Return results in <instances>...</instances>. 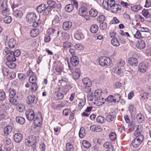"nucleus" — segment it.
Masks as SVG:
<instances>
[{
  "mask_svg": "<svg viewBox=\"0 0 151 151\" xmlns=\"http://www.w3.org/2000/svg\"><path fill=\"white\" fill-rule=\"evenodd\" d=\"M107 27V24L105 22H102L100 24V27L102 30H105L106 29Z\"/></svg>",
  "mask_w": 151,
  "mask_h": 151,
  "instance_id": "e2e57ef3",
  "label": "nucleus"
},
{
  "mask_svg": "<svg viewBox=\"0 0 151 151\" xmlns=\"http://www.w3.org/2000/svg\"><path fill=\"white\" fill-rule=\"evenodd\" d=\"M7 7V1L6 0H0V10L4 9Z\"/></svg>",
  "mask_w": 151,
  "mask_h": 151,
  "instance_id": "c85d7f7f",
  "label": "nucleus"
},
{
  "mask_svg": "<svg viewBox=\"0 0 151 151\" xmlns=\"http://www.w3.org/2000/svg\"><path fill=\"white\" fill-rule=\"evenodd\" d=\"M12 130V127L11 126H8L4 129V133L5 135H7L11 133Z\"/></svg>",
  "mask_w": 151,
  "mask_h": 151,
  "instance_id": "393cba45",
  "label": "nucleus"
},
{
  "mask_svg": "<svg viewBox=\"0 0 151 151\" xmlns=\"http://www.w3.org/2000/svg\"><path fill=\"white\" fill-rule=\"evenodd\" d=\"M37 137L35 136H29L25 139V143L28 146H32L34 150L37 144Z\"/></svg>",
  "mask_w": 151,
  "mask_h": 151,
  "instance_id": "f257e3e1",
  "label": "nucleus"
},
{
  "mask_svg": "<svg viewBox=\"0 0 151 151\" xmlns=\"http://www.w3.org/2000/svg\"><path fill=\"white\" fill-rule=\"evenodd\" d=\"M85 129L84 128H81L79 133V135L80 138H82L85 135Z\"/></svg>",
  "mask_w": 151,
  "mask_h": 151,
  "instance_id": "de8ad7c7",
  "label": "nucleus"
},
{
  "mask_svg": "<svg viewBox=\"0 0 151 151\" xmlns=\"http://www.w3.org/2000/svg\"><path fill=\"white\" fill-rule=\"evenodd\" d=\"M46 5L44 4H42L38 6L36 8V10L38 13H41L42 12L45 11V9L46 8Z\"/></svg>",
  "mask_w": 151,
  "mask_h": 151,
  "instance_id": "a878e982",
  "label": "nucleus"
},
{
  "mask_svg": "<svg viewBox=\"0 0 151 151\" xmlns=\"http://www.w3.org/2000/svg\"><path fill=\"white\" fill-rule=\"evenodd\" d=\"M70 62L73 66H76L79 64L78 58L76 56H73L70 58Z\"/></svg>",
  "mask_w": 151,
  "mask_h": 151,
  "instance_id": "aec40b11",
  "label": "nucleus"
},
{
  "mask_svg": "<svg viewBox=\"0 0 151 151\" xmlns=\"http://www.w3.org/2000/svg\"><path fill=\"white\" fill-rule=\"evenodd\" d=\"M65 10L68 12H71L73 9V4H68L65 7Z\"/></svg>",
  "mask_w": 151,
  "mask_h": 151,
  "instance_id": "a19ab883",
  "label": "nucleus"
},
{
  "mask_svg": "<svg viewBox=\"0 0 151 151\" xmlns=\"http://www.w3.org/2000/svg\"><path fill=\"white\" fill-rule=\"evenodd\" d=\"M105 19V17L103 15H99L97 18V21L99 23L104 21Z\"/></svg>",
  "mask_w": 151,
  "mask_h": 151,
  "instance_id": "680f3d73",
  "label": "nucleus"
},
{
  "mask_svg": "<svg viewBox=\"0 0 151 151\" xmlns=\"http://www.w3.org/2000/svg\"><path fill=\"white\" fill-rule=\"evenodd\" d=\"M71 44L69 42H65L63 44V48L64 50H67L71 47Z\"/></svg>",
  "mask_w": 151,
  "mask_h": 151,
  "instance_id": "09e8293b",
  "label": "nucleus"
},
{
  "mask_svg": "<svg viewBox=\"0 0 151 151\" xmlns=\"http://www.w3.org/2000/svg\"><path fill=\"white\" fill-rule=\"evenodd\" d=\"M102 94V91L101 89L95 91L94 93V96L96 98H98L101 96Z\"/></svg>",
  "mask_w": 151,
  "mask_h": 151,
  "instance_id": "c03bdc74",
  "label": "nucleus"
},
{
  "mask_svg": "<svg viewBox=\"0 0 151 151\" xmlns=\"http://www.w3.org/2000/svg\"><path fill=\"white\" fill-rule=\"evenodd\" d=\"M99 29L98 26L96 24L92 25L90 27V31L93 33H95L97 32Z\"/></svg>",
  "mask_w": 151,
  "mask_h": 151,
  "instance_id": "f704fd0d",
  "label": "nucleus"
},
{
  "mask_svg": "<svg viewBox=\"0 0 151 151\" xmlns=\"http://www.w3.org/2000/svg\"><path fill=\"white\" fill-rule=\"evenodd\" d=\"M111 44L115 47L119 46L120 44L117 39L116 37H114L111 41Z\"/></svg>",
  "mask_w": 151,
  "mask_h": 151,
  "instance_id": "e433bc0d",
  "label": "nucleus"
},
{
  "mask_svg": "<svg viewBox=\"0 0 151 151\" xmlns=\"http://www.w3.org/2000/svg\"><path fill=\"white\" fill-rule=\"evenodd\" d=\"M116 117V112L113 111L110 112L106 115V119L107 121L111 122L114 120Z\"/></svg>",
  "mask_w": 151,
  "mask_h": 151,
  "instance_id": "ddd939ff",
  "label": "nucleus"
},
{
  "mask_svg": "<svg viewBox=\"0 0 151 151\" xmlns=\"http://www.w3.org/2000/svg\"><path fill=\"white\" fill-rule=\"evenodd\" d=\"M148 66V64L146 63H140L138 65L139 71L141 73H144L146 72Z\"/></svg>",
  "mask_w": 151,
  "mask_h": 151,
  "instance_id": "9d476101",
  "label": "nucleus"
},
{
  "mask_svg": "<svg viewBox=\"0 0 151 151\" xmlns=\"http://www.w3.org/2000/svg\"><path fill=\"white\" fill-rule=\"evenodd\" d=\"M104 148L107 149L106 151H113L114 150L113 145H112L110 142H106L104 145Z\"/></svg>",
  "mask_w": 151,
  "mask_h": 151,
  "instance_id": "412c9836",
  "label": "nucleus"
},
{
  "mask_svg": "<svg viewBox=\"0 0 151 151\" xmlns=\"http://www.w3.org/2000/svg\"><path fill=\"white\" fill-rule=\"evenodd\" d=\"M17 122L21 124H24L25 122V119L23 117L21 116H17L16 118Z\"/></svg>",
  "mask_w": 151,
  "mask_h": 151,
  "instance_id": "473e14b6",
  "label": "nucleus"
},
{
  "mask_svg": "<svg viewBox=\"0 0 151 151\" xmlns=\"http://www.w3.org/2000/svg\"><path fill=\"white\" fill-rule=\"evenodd\" d=\"M37 88V85L36 83H32V85L31 86L30 89L32 91H35Z\"/></svg>",
  "mask_w": 151,
  "mask_h": 151,
  "instance_id": "bf43d9fd",
  "label": "nucleus"
},
{
  "mask_svg": "<svg viewBox=\"0 0 151 151\" xmlns=\"http://www.w3.org/2000/svg\"><path fill=\"white\" fill-rule=\"evenodd\" d=\"M72 23L70 22H65L63 23V28L65 30H68L71 27Z\"/></svg>",
  "mask_w": 151,
  "mask_h": 151,
  "instance_id": "5701e85b",
  "label": "nucleus"
},
{
  "mask_svg": "<svg viewBox=\"0 0 151 151\" xmlns=\"http://www.w3.org/2000/svg\"><path fill=\"white\" fill-rule=\"evenodd\" d=\"M142 137L140 136V137H139V138H135L134 139L132 142V146L134 147H137L139 146L142 141L143 139Z\"/></svg>",
  "mask_w": 151,
  "mask_h": 151,
  "instance_id": "423d86ee",
  "label": "nucleus"
},
{
  "mask_svg": "<svg viewBox=\"0 0 151 151\" xmlns=\"http://www.w3.org/2000/svg\"><path fill=\"white\" fill-rule=\"evenodd\" d=\"M6 99V94L4 92H0V101H4Z\"/></svg>",
  "mask_w": 151,
  "mask_h": 151,
  "instance_id": "69168bd1",
  "label": "nucleus"
},
{
  "mask_svg": "<svg viewBox=\"0 0 151 151\" xmlns=\"http://www.w3.org/2000/svg\"><path fill=\"white\" fill-rule=\"evenodd\" d=\"M86 103V99L85 98H83L80 99L78 104V107L80 109H81L84 105Z\"/></svg>",
  "mask_w": 151,
  "mask_h": 151,
  "instance_id": "ea45409f",
  "label": "nucleus"
},
{
  "mask_svg": "<svg viewBox=\"0 0 151 151\" xmlns=\"http://www.w3.org/2000/svg\"><path fill=\"white\" fill-rule=\"evenodd\" d=\"M25 114L27 118L29 121H31L34 118V111L31 109H29L27 111L25 112Z\"/></svg>",
  "mask_w": 151,
  "mask_h": 151,
  "instance_id": "9b49d317",
  "label": "nucleus"
},
{
  "mask_svg": "<svg viewBox=\"0 0 151 151\" xmlns=\"http://www.w3.org/2000/svg\"><path fill=\"white\" fill-rule=\"evenodd\" d=\"M121 9V6L120 5L115 4L111 7H110L108 10H110L113 13H116L118 10H120Z\"/></svg>",
  "mask_w": 151,
  "mask_h": 151,
  "instance_id": "f3484780",
  "label": "nucleus"
},
{
  "mask_svg": "<svg viewBox=\"0 0 151 151\" xmlns=\"http://www.w3.org/2000/svg\"><path fill=\"white\" fill-rule=\"evenodd\" d=\"M13 14L16 17L19 18L22 15L23 13L21 10L17 9L14 11Z\"/></svg>",
  "mask_w": 151,
  "mask_h": 151,
  "instance_id": "cd10ccee",
  "label": "nucleus"
},
{
  "mask_svg": "<svg viewBox=\"0 0 151 151\" xmlns=\"http://www.w3.org/2000/svg\"><path fill=\"white\" fill-rule=\"evenodd\" d=\"M25 106L22 104L18 105L17 109V110L20 112H22L25 110Z\"/></svg>",
  "mask_w": 151,
  "mask_h": 151,
  "instance_id": "338daca9",
  "label": "nucleus"
},
{
  "mask_svg": "<svg viewBox=\"0 0 151 151\" xmlns=\"http://www.w3.org/2000/svg\"><path fill=\"white\" fill-rule=\"evenodd\" d=\"M87 10L86 5L83 3L82 4L81 7L79 9L78 14L81 16L85 15V14H87Z\"/></svg>",
  "mask_w": 151,
  "mask_h": 151,
  "instance_id": "1a4fd4ad",
  "label": "nucleus"
},
{
  "mask_svg": "<svg viewBox=\"0 0 151 151\" xmlns=\"http://www.w3.org/2000/svg\"><path fill=\"white\" fill-rule=\"evenodd\" d=\"M22 135L20 133H16L14 136V139L15 142L19 143L20 142L22 139Z\"/></svg>",
  "mask_w": 151,
  "mask_h": 151,
  "instance_id": "a211bd4d",
  "label": "nucleus"
},
{
  "mask_svg": "<svg viewBox=\"0 0 151 151\" xmlns=\"http://www.w3.org/2000/svg\"><path fill=\"white\" fill-rule=\"evenodd\" d=\"M47 4L48 6L52 9L55 8L57 6L56 3L53 1H47Z\"/></svg>",
  "mask_w": 151,
  "mask_h": 151,
  "instance_id": "c9c22d12",
  "label": "nucleus"
},
{
  "mask_svg": "<svg viewBox=\"0 0 151 151\" xmlns=\"http://www.w3.org/2000/svg\"><path fill=\"white\" fill-rule=\"evenodd\" d=\"M7 110L6 105L3 104L0 107V121L3 119L4 117V114L6 113Z\"/></svg>",
  "mask_w": 151,
  "mask_h": 151,
  "instance_id": "f8f14e48",
  "label": "nucleus"
},
{
  "mask_svg": "<svg viewBox=\"0 0 151 151\" xmlns=\"http://www.w3.org/2000/svg\"><path fill=\"white\" fill-rule=\"evenodd\" d=\"M82 144L83 146L86 148H89L91 147L90 143L86 140L82 141Z\"/></svg>",
  "mask_w": 151,
  "mask_h": 151,
  "instance_id": "79ce46f5",
  "label": "nucleus"
},
{
  "mask_svg": "<svg viewBox=\"0 0 151 151\" xmlns=\"http://www.w3.org/2000/svg\"><path fill=\"white\" fill-rule=\"evenodd\" d=\"M96 120L97 122L101 123L104 121V118L101 116H99L97 117Z\"/></svg>",
  "mask_w": 151,
  "mask_h": 151,
  "instance_id": "774afa93",
  "label": "nucleus"
},
{
  "mask_svg": "<svg viewBox=\"0 0 151 151\" xmlns=\"http://www.w3.org/2000/svg\"><path fill=\"white\" fill-rule=\"evenodd\" d=\"M136 45L138 49L142 50L145 48L146 44L144 40L139 39L137 41Z\"/></svg>",
  "mask_w": 151,
  "mask_h": 151,
  "instance_id": "2eb2a0df",
  "label": "nucleus"
},
{
  "mask_svg": "<svg viewBox=\"0 0 151 151\" xmlns=\"http://www.w3.org/2000/svg\"><path fill=\"white\" fill-rule=\"evenodd\" d=\"M22 98V96L20 94H17L16 96L9 97V99L10 102L14 105H16L17 104V99H20Z\"/></svg>",
  "mask_w": 151,
  "mask_h": 151,
  "instance_id": "dca6fc26",
  "label": "nucleus"
},
{
  "mask_svg": "<svg viewBox=\"0 0 151 151\" xmlns=\"http://www.w3.org/2000/svg\"><path fill=\"white\" fill-rule=\"evenodd\" d=\"M141 99L142 100L146 99H148V97L149 96V94L147 93H144L140 94Z\"/></svg>",
  "mask_w": 151,
  "mask_h": 151,
  "instance_id": "6e6d98bb",
  "label": "nucleus"
},
{
  "mask_svg": "<svg viewBox=\"0 0 151 151\" xmlns=\"http://www.w3.org/2000/svg\"><path fill=\"white\" fill-rule=\"evenodd\" d=\"M39 33V31L38 29L35 28L32 29L30 32V35L33 37H36Z\"/></svg>",
  "mask_w": 151,
  "mask_h": 151,
  "instance_id": "bb28decb",
  "label": "nucleus"
},
{
  "mask_svg": "<svg viewBox=\"0 0 151 151\" xmlns=\"http://www.w3.org/2000/svg\"><path fill=\"white\" fill-rule=\"evenodd\" d=\"M142 13L143 16L146 18H148L150 17V13L146 9L143 10L142 11Z\"/></svg>",
  "mask_w": 151,
  "mask_h": 151,
  "instance_id": "13d9d810",
  "label": "nucleus"
},
{
  "mask_svg": "<svg viewBox=\"0 0 151 151\" xmlns=\"http://www.w3.org/2000/svg\"><path fill=\"white\" fill-rule=\"evenodd\" d=\"M130 126L132 127L133 128V130H134V129L135 128V127H136V130L134 132V135L136 137V138H139V137H140V136L142 137V138H144V137L143 135L142 134L141 132H139V130L138 129V127L139 126H138L137 127V126H135L134 125V124H131L130 125Z\"/></svg>",
  "mask_w": 151,
  "mask_h": 151,
  "instance_id": "4468645a",
  "label": "nucleus"
},
{
  "mask_svg": "<svg viewBox=\"0 0 151 151\" xmlns=\"http://www.w3.org/2000/svg\"><path fill=\"white\" fill-rule=\"evenodd\" d=\"M74 37L75 38L78 40L83 39L84 37L81 30L77 31L75 34Z\"/></svg>",
  "mask_w": 151,
  "mask_h": 151,
  "instance_id": "4be33fe9",
  "label": "nucleus"
},
{
  "mask_svg": "<svg viewBox=\"0 0 151 151\" xmlns=\"http://www.w3.org/2000/svg\"><path fill=\"white\" fill-rule=\"evenodd\" d=\"M82 82L84 85L86 86H91L92 83L90 80L87 78H85L82 79Z\"/></svg>",
  "mask_w": 151,
  "mask_h": 151,
  "instance_id": "7c9ffc66",
  "label": "nucleus"
},
{
  "mask_svg": "<svg viewBox=\"0 0 151 151\" xmlns=\"http://www.w3.org/2000/svg\"><path fill=\"white\" fill-rule=\"evenodd\" d=\"M98 14L97 11L95 9H92L89 11V15L92 17H96Z\"/></svg>",
  "mask_w": 151,
  "mask_h": 151,
  "instance_id": "4c0bfd02",
  "label": "nucleus"
},
{
  "mask_svg": "<svg viewBox=\"0 0 151 151\" xmlns=\"http://www.w3.org/2000/svg\"><path fill=\"white\" fill-rule=\"evenodd\" d=\"M9 97L16 96V92L14 89L10 88L9 89Z\"/></svg>",
  "mask_w": 151,
  "mask_h": 151,
  "instance_id": "603ef678",
  "label": "nucleus"
},
{
  "mask_svg": "<svg viewBox=\"0 0 151 151\" xmlns=\"http://www.w3.org/2000/svg\"><path fill=\"white\" fill-rule=\"evenodd\" d=\"M37 78L36 77V75L35 74L31 76H30L29 81L31 83H36L37 81Z\"/></svg>",
  "mask_w": 151,
  "mask_h": 151,
  "instance_id": "8fccbe9b",
  "label": "nucleus"
},
{
  "mask_svg": "<svg viewBox=\"0 0 151 151\" xmlns=\"http://www.w3.org/2000/svg\"><path fill=\"white\" fill-rule=\"evenodd\" d=\"M136 119L138 122L141 123L144 120L145 117L142 114L139 113L137 115Z\"/></svg>",
  "mask_w": 151,
  "mask_h": 151,
  "instance_id": "2f4dec72",
  "label": "nucleus"
},
{
  "mask_svg": "<svg viewBox=\"0 0 151 151\" xmlns=\"http://www.w3.org/2000/svg\"><path fill=\"white\" fill-rule=\"evenodd\" d=\"M111 61L110 58L105 56L101 57L99 60L100 65L105 67L109 66L111 63Z\"/></svg>",
  "mask_w": 151,
  "mask_h": 151,
  "instance_id": "f03ea898",
  "label": "nucleus"
},
{
  "mask_svg": "<svg viewBox=\"0 0 151 151\" xmlns=\"http://www.w3.org/2000/svg\"><path fill=\"white\" fill-rule=\"evenodd\" d=\"M12 61H7L6 63V65L10 68L14 69L16 68V65Z\"/></svg>",
  "mask_w": 151,
  "mask_h": 151,
  "instance_id": "72a5a7b5",
  "label": "nucleus"
},
{
  "mask_svg": "<svg viewBox=\"0 0 151 151\" xmlns=\"http://www.w3.org/2000/svg\"><path fill=\"white\" fill-rule=\"evenodd\" d=\"M115 4V2L114 0H108L107 1H103L102 5L107 10H108Z\"/></svg>",
  "mask_w": 151,
  "mask_h": 151,
  "instance_id": "39448f33",
  "label": "nucleus"
},
{
  "mask_svg": "<svg viewBox=\"0 0 151 151\" xmlns=\"http://www.w3.org/2000/svg\"><path fill=\"white\" fill-rule=\"evenodd\" d=\"M12 20V18L9 16H6L4 18V22L6 24L10 23Z\"/></svg>",
  "mask_w": 151,
  "mask_h": 151,
  "instance_id": "4d7b16f0",
  "label": "nucleus"
},
{
  "mask_svg": "<svg viewBox=\"0 0 151 151\" xmlns=\"http://www.w3.org/2000/svg\"><path fill=\"white\" fill-rule=\"evenodd\" d=\"M8 46L10 48H14L16 44V41L14 39H11L8 42Z\"/></svg>",
  "mask_w": 151,
  "mask_h": 151,
  "instance_id": "c756f323",
  "label": "nucleus"
},
{
  "mask_svg": "<svg viewBox=\"0 0 151 151\" xmlns=\"http://www.w3.org/2000/svg\"><path fill=\"white\" fill-rule=\"evenodd\" d=\"M90 130L92 132H100L102 129L101 126L96 125H93L90 127Z\"/></svg>",
  "mask_w": 151,
  "mask_h": 151,
  "instance_id": "b1692460",
  "label": "nucleus"
},
{
  "mask_svg": "<svg viewBox=\"0 0 151 151\" xmlns=\"http://www.w3.org/2000/svg\"><path fill=\"white\" fill-rule=\"evenodd\" d=\"M16 73L15 72H12L9 73L8 75V78L10 79H14L16 77Z\"/></svg>",
  "mask_w": 151,
  "mask_h": 151,
  "instance_id": "0e129e2a",
  "label": "nucleus"
},
{
  "mask_svg": "<svg viewBox=\"0 0 151 151\" xmlns=\"http://www.w3.org/2000/svg\"><path fill=\"white\" fill-rule=\"evenodd\" d=\"M129 63L131 66L135 67L137 65L138 62L137 58L131 57L129 59Z\"/></svg>",
  "mask_w": 151,
  "mask_h": 151,
  "instance_id": "6ab92c4d",
  "label": "nucleus"
},
{
  "mask_svg": "<svg viewBox=\"0 0 151 151\" xmlns=\"http://www.w3.org/2000/svg\"><path fill=\"white\" fill-rule=\"evenodd\" d=\"M114 99V102L118 103L121 99V96L118 94H114L113 95Z\"/></svg>",
  "mask_w": 151,
  "mask_h": 151,
  "instance_id": "58836bf2",
  "label": "nucleus"
},
{
  "mask_svg": "<svg viewBox=\"0 0 151 151\" xmlns=\"http://www.w3.org/2000/svg\"><path fill=\"white\" fill-rule=\"evenodd\" d=\"M6 50L4 53H5L6 55H8L6 58L7 61H15L16 58L14 55V52L11 50H9L8 48H6Z\"/></svg>",
  "mask_w": 151,
  "mask_h": 151,
  "instance_id": "7ed1b4c3",
  "label": "nucleus"
},
{
  "mask_svg": "<svg viewBox=\"0 0 151 151\" xmlns=\"http://www.w3.org/2000/svg\"><path fill=\"white\" fill-rule=\"evenodd\" d=\"M109 137L111 140L114 141L115 140L116 138V135L114 132H111L109 134Z\"/></svg>",
  "mask_w": 151,
  "mask_h": 151,
  "instance_id": "5fc2aeb1",
  "label": "nucleus"
},
{
  "mask_svg": "<svg viewBox=\"0 0 151 151\" xmlns=\"http://www.w3.org/2000/svg\"><path fill=\"white\" fill-rule=\"evenodd\" d=\"M48 34L51 37H56L58 36L60 31L52 27L49 28L47 31Z\"/></svg>",
  "mask_w": 151,
  "mask_h": 151,
  "instance_id": "6e6552de",
  "label": "nucleus"
},
{
  "mask_svg": "<svg viewBox=\"0 0 151 151\" xmlns=\"http://www.w3.org/2000/svg\"><path fill=\"white\" fill-rule=\"evenodd\" d=\"M125 63L124 61L122 60H119L116 64V65L117 68L122 67L124 65Z\"/></svg>",
  "mask_w": 151,
  "mask_h": 151,
  "instance_id": "864d4df0",
  "label": "nucleus"
},
{
  "mask_svg": "<svg viewBox=\"0 0 151 151\" xmlns=\"http://www.w3.org/2000/svg\"><path fill=\"white\" fill-rule=\"evenodd\" d=\"M37 99H36L34 95L32 94L28 96L26 99V102L31 107H33V105L37 103Z\"/></svg>",
  "mask_w": 151,
  "mask_h": 151,
  "instance_id": "20e7f679",
  "label": "nucleus"
},
{
  "mask_svg": "<svg viewBox=\"0 0 151 151\" xmlns=\"http://www.w3.org/2000/svg\"><path fill=\"white\" fill-rule=\"evenodd\" d=\"M53 9L48 6H47V7H46L45 9V11H44L43 12V15H47Z\"/></svg>",
  "mask_w": 151,
  "mask_h": 151,
  "instance_id": "052dcab7",
  "label": "nucleus"
},
{
  "mask_svg": "<svg viewBox=\"0 0 151 151\" xmlns=\"http://www.w3.org/2000/svg\"><path fill=\"white\" fill-rule=\"evenodd\" d=\"M66 148L67 150L69 151H73L74 147L70 143H67L66 144Z\"/></svg>",
  "mask_w": 151,
  "mask_h": 151,
  "instance_id": "49530a36",
  "label": "nucleus"
},
{
  "mask_svg": "<svg viewBox=\"0 0 151 151\" xmlns=\"http://www.w3.org/2000/svg\"><path fill=\"white\" fill-rule=\"evenodd\" d=\"M26 18L28 22L32 23L36 19L37 16L35 14L31 12L27 14Z\"/></svg>",
  "mask_w": 151,
  "mask_h": 151,
  "instance_id": "0eeeda50",
  "label": "nucleus"
},
{
  "mask_svg": "<svg viewBox=\"0 0 151 151\" xmlns=\"http://www.w3.org/2000/svg\"><path fill=\"white\" fill-rule=\"evenodd\" d=\"M61 35L66 40H68L70 39V35L67 33L63 32L61 33Z\"/></svg>",
  "mask_w": 151,
  "mask_h": 151,
  "instance_id": "3c124183",
  "label": "nucleus"
},
{
  "mask_svg": "<svg viewBox=\"0 0 151 151\" xmlns=\"http://www.w3.org/2000/svg\"><path fill=\"white\" fill-rule=\"evenodd\" d=\"M142 7L140 5H135L133 6H131V9L133 11L136 12L140 10Z\"/></svg>",
  "mask_w": 151,
  "mask_h": 151,
  "instance_id": "a18cd8bd",
  "label": "nucleus"
},
{
  "mask_svg": "<svg viewBox=\"0 0 151 151\" xmlns=\"http://www.w3.org/2000/svg\"><path fill=\"white\" fill-rule=\"evenodd\" d=\"M2 14L4 16L8 15L9 14V10L8 7L5 8L4 9H1Z\"/></svg>",
  "mask_w": 151,
  "mask_h": 151,
  "instance_id": "37998d69",
  "label": "nucleus"
}]
</instances>
